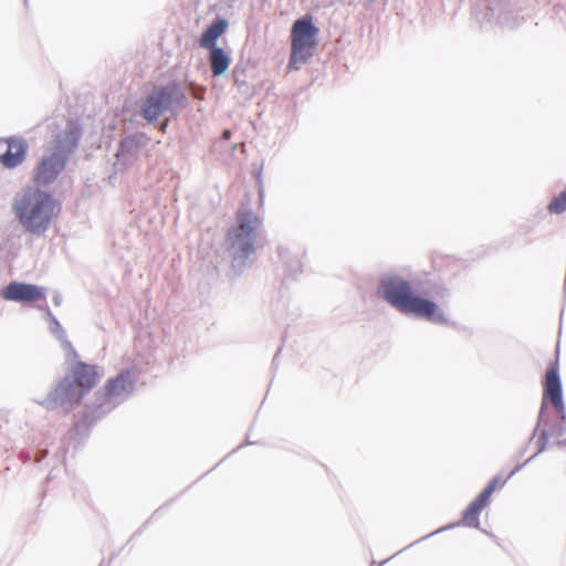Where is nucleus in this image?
Returning a JSON list of instances; mask_svg holds the SVG:
<instances>
[{
	"mask_svg": "<svg viewBox=\"0 0 566 566\" xmlns=\"http://www.w3.org/2000/svg\"><path fill=\"white\" fill-rule=\"evenodd\" d=\"M377 294L405 316H412L438 325H449L450 323L443 310L436 302L419 295L412 283L398 273H382L378 279Z\"/></svg>",
	"mask_w": 566,
	"mask_h": 566,
	"instance_id": "f257e3e1",
	"label": "nucleus"
},
{
	"mask_svg": "<svg viewBox=\"0 0 566 566\" xmlns=\"http://www.w3.org/2000/svg\"><path fill=\"white\" fill-rule=\"evenodd\" d=\"M65 361L69 366L65 377L44 400L39 401L48 409L60 406L69 410L95 387L102 376L97 365L80 360L77 354L70 359L65 356Z\"/></svg>",
	"mask_w": 566,
	"mask_h": 566,
	"instance_id": "f03ea898",
	"label": "nucleus"
},
{
	"mask_svg": "<svg viewBox=\"0 0 566 566\" xmlns=\"http://www.w3.org/2000/svg\"><path fill=\"white\" fill-rule=\"evenodd\" d=\"M12 209L23 229L32 234H43L54 217L55 199L38 187H27L17 192Z\"/></svg>",
	"mask_w": 566,
	"mask_h": 566,
	"instance_id": "7ed1b4c3",
	"label": "nucleus"
},
{
	"mask_svg": "<svg viewBox=\"0 0 566 566\" xmlns=\"http://www.w3.org/2000/svg\"><path fill=\"white\" fill-rule=\"evenodd\" d=\"M262 221L248 205H241L237 211V226L227 234L228 252L232 269L240 274L252 263Z\"/></svg>",
	"mask_w": 566,
	"mask_h": 566,
	"instance_id": "20e7f679",
	"label": "nucleus"
},
{
	"mask_svg": "<svg viewBox=\"0 0 566 566\" xmlns=\"http://www.w3.org/2000/svg\"><path fill=\"white\" fill-rule=\"evenodd\" d=\"M82 136L78 120H67L63 132L55 135L54 146L44 154L33 172L36 186L48 187L65 169L70 156L75 151Z\"/></svg>",
	"mask_w": 566,
	"mask_h": 566,
	"instance_id": "39448f33",
	"label": "nucleus"
},
{
	"mask_svg": "<svg viewBox=\"0 0 566 566\" xmlns=\"http://www.w3.org/2000/svg\"><path fill=\"white\" fill-rule=\"evenodd\" d=\"M135 381L129 370H122L115 378L109 379L103 390L95 395L93 405L87 406L81 424L93 426L102 417L125 401L134 391Z\"/></svg>",
	"mask_w": 566,
	"mask_h": 566,
	"instance_id": "423d86ee",
	"label": "nucleus"
},
{
	"mask_svg": "<svg viewBox=\"0 0 566 566\" xmlns=\"http://www.w3.org/2000/svg\"><path fill=\"white\" fill-rule=\"evenodd\" d=\"M187 95L182 85L176 81L164 85H155L142 101L139 114L147 123H154L169 113L176 116L187 107Z\"/></svg>",
	"mask_w": 566,
	"mask_h": 566,
	"instance_id": "0eeeda50",
	"label": "nucleus"
},
{
	"mask_svg": "<svg viewBox=\"0 0 566 566\" xmlns=\"http://www.w3.org/2000/svg\"><path fill=\"white\" fill-rule=\"evenodd\" d=\"M318 32L311 15H304L294 21L291 29L290 69L297 70L301 64H305L312 57Z\"/></svg>",
	"mask_w": 566,
	"mask_h": 566,
	"instance_id": "6e6552de",
	"label": "nucleus"
},
{
	"mask_svg": "<svg viewBox=\"0 0 566 566\" xmlns=\"http://www.w3.org/2000/svg\"><path fill=\"white\" fill-rule=\"evenodd\" d=\"M547 402H551L555 409L557 420L566 422V409L563 400V389L562 381L558 371V359L551 363L543 384V400L538 412L537 423L532 436L528 439V443L533 441L535 438L537 430L542 426L548 424V419L546 418V407Z\"/></svg>",
	"mask_w": 566,
	"mask_h": 566,
	"instance_id": "1a4fd4ad",
	"label": "nucleus"
},
{
	"mask_svg": "<svg viewBox=\"0 0 566 566\" xmlns=\"http://www.w3.org/2000/svg\"><path fill=\"white\" fill-rule=\"evenodd\" d=\"M149 140L150 138L142 132L129 134L122 138L115 155V167L118 169H126L134 165L138 160L142 150L148 145Z\"/></svg>",
	"mask_w": 566,
	"mask_h": 566,
	"instance_id": "9d476101",
	"label": "nucleus"
},
{
	"mask_svg": "<svg viewBox=\"0 0 566 566\" xmlns=\"http://www.w3.org/2000/svg\"><path fill=\"white\" fill-rule=\"evenodd\" d=\"M0 296L10 302L33 303L45 298V289L35 284L13 281L1 289Z\"/></svg>",
	"mask_w": 566,
	"mask_h": 566,
	"instance_id": "9b49d317",
	"label": "nucleus"
},
{
	"mask_svg": "<svg viewBox=\"0 0 566 566\" xmlns=\"http://www.w3.org/2000/svg\"><path fill=\"white\" fill-rule=\"evenodd\" d=\"M7 150L0 155V164L8 169L20 166L27 156L29 145L22 137L10 136L6 138Z\"/></svg>",
	"mask_w": 566,
	"mask_h": 566,
	"instance_id": "f8f14e48",
	"label": "nucleus"
},
{
	"mask_svg": "<svg viewBox=\"0 0 566 566\" xmlns=\"http://www.w3.org/2000/svg\"><path fill=\"white\" fill-rule=\"evenodd\" d=\"M489 502L483 500L480 495H478L464 510L462 514V518L458 523L450 524L444 530L453 528L455 526H467V527H473V528H480V513L482 510L488 505Z\"/></svg>",
	"mask_w": 566,
	"mask_h": 566,
	"instance_id": "ddd939ff",
	"label": "nucleus"
},
{
	"mask_svg": "<svg viewBox=\"0 0 566 566\" xmlns=\"http://www.w3.org/2000/svg\"><path fill=\"white\" fill-rule=\"evenodd\" d=\"M228 21L223 18H216L201 33L198 43L202 49L217 48V40L227 31Z\"/></svg>",
	"mask_w": 566,
	"mask_h": 566,
	"instance_id": "4468645a",
	"label": "nucleus"
},
{
	"mask_svg": "<svg viewBox=\"0 0 566 566\" xmlns=\"http://www.w3.org/2000/svg\"><path fill=\"white\" fill-rule=\"evenodd\" d=\"M45 317L49 321L50 332L56 337L57 340H60L65 356L69 359L76 356V350L72 343L66 338L64 328L49 308L45 311Z\"/></svg>",
	"mask_w": 566,
	"mask_h": 566,
	"instance_id": "2eb2a0df",
	"label": "nucleus"
},
{
	"mask_svg": "<svg viewBox=\"0 0 566 566\" xmlns=\"http://www.w3.org/2000/svg\"><path fill=\"white\" fill-rule=\"evenodd\" d=\"M209 63L213 76L223 75L231 62L229 54L222 48L209 49Z\"/></svg>",
	"mask_w": 566,
	"mask_h": 566,
	"instance_id": "dca6fc26",
	"label": "nucleus"
},
{
	"mask_svg": "<svg viewBox=\"0 0 566 566\" xmlns=\"http://www.w3.org/2000/svg\"><path fill=\"white\" fill-rule=\"evenodd\" d=\"M547 426H544L543 428H539L537 430L538 433V438L536 440V447H537V451L532 455L530 457L525 463H530L534 458H536L538 454H541L542 452H544L546 450V447H547V443H548V440H549V432H548V429L546 428Z\"/></svg>",
	"mask_w": 566,
	"mask_h": 566,
	"instance_id": "f3484780",
	"label": "nucleus"
},
{
	"mask_svg": "<svg viewBox=\"0 0 566 566\" xmlns=\"http://www.w3.org/2000/svg\"><path fill=\"white\" fill-rule=\"evenodd\" d=\"M552 432L558 438L556 444L559 448L566 447V422L564 421H554L552 423L548 422Z\"/></svg>",
	"mask_w": 566,
	"mask_h": 566,
	"instance_id": "a211bd4d",
	"label": "nucleus"
},
{
	"mask_svg": "<svg viewBox=\"0 0 566 566\" xmlns=\"http://www.w3.org/2000/svg\"><path fill=\"white\" fill-rule=\"evenodd\" d=\"M507 479L501 481L500 480V476L496 475L494 476L490 482L489 484L484 488V490L479 494L483 500H485L486 502L490 501V497L491 495L493 494V492L496 490V488L500 485V486H503L505 483H506Z\"/></svg>",
	"mask_w": 566,
	"mask_h": 566,
	"instance_id": "6ab92c4d",
	"label": "nucleus"
},
{
	"mask_svg": "<svg viewBox=\"0 0 566 566\" xmlns=\"http://www.w3.org/2000/svg\"><path fill=\"white\" fill-rule=\"evenodd\" d=\"M489 10H490V14H488V13L485 14L489 20L494 19L495 22L502 23V24H504L506 22L505 18L502 17L501 12H497L496 8L490 6Z\"/></svg>",
	"mask_w": 566,
	"mask_h": 566,
	"instance_id": "aec40b11",
	"label": "nucleus"
},
{
	"mask_svg": "<svg viewBox=\"0 0 566 566\" xmlns=\"http://www.w3.org/2000/svg\"><path fill=\"white\" fill-rule=\"evenodd\" d=\"M238 1L239 0H219L217 3V8L220 11H224V10L233 8L234 3Z\"/></svg>",
	"mask_w": 566,
	"mask_h": 566,
	"instance_id": "412c9836",
	"label": "nucleus"
},
{
	"mask_svg": "<svg viewBox=\"0 0 566 566\" xmlns=\"http://www.w3.org/2000/svg\"><path fill=\"white\" fill-rule=\"evenodd\" d=\"M191 93L195 98L202 99L205 96V88L193 85Z\"/></svg>",
	"mask_w": 566,
	"mask_h": 566,
	"instance_id": "4be33fe9",
	"label": "nucleus"
},
{
	"mask_svg": "<svg viewBox=\"0 0 566 566\" xmlns=\"http://www.w3.org/2000/svg\"><path fill=\"white\" fill-rule=\"evenodd\" d=\"M527 463H522V464H518L516 465L512 471L511 473L509 474V476L506 478L507 480L511 479L514 474H516L524 465H526Z\"/></svg>",
	"mask_w": 566,
	"mask_h": 566,
	"instance_id": "5701e85b",
	"label": "nucleus"
},
{
	"mask_svg": "<svg viewBox=\"0 0 566 566\" xmlns=\"http://www.w3.org/2000/svg\"><path fill=\"white\" fill-rule=\"evenodd\" d=\"M527 463H522V464H518L516 465L512 471L511 473L509 474V476L506 478L507 480L511 479L514 474H516L524 465H526Z\"/></svg>",
	"mask_w": 566,
	"mask_h": 566,
	"instance_id": "b1692460",
	"label": "nucleus"
},
{
	"mask_svg": "<svg viewBox=\"0 0 566 566\" xmlns=\"http://www.w3.org/2000/svg\"><path fill=\"white\" fill-rule=\"evenodd\" d=\"M289 269L290 271H301V263L298 261H293L290 265H289Z\"/></svg>",
	"mask_w": 566,
	"mask_h": 566,
	"instance_id": "393cba45",
	"label": "nucleus"
},
{
	"mask_svg": "<svg viewBox=\"0 0 566 566\" xmlns=\"http://www.w3.org/2000/svg\"><path fill=\"white\" fill-rule=\"evenodd\" d=\"M48 454L46 450H42L38 452V455L35 457V462H41Z\"/></svg>",
	"mask_w": 566,
	"mask_h": 566,
	"instance_id": "a878e982",
	"label": "nucleus"
},
{
	"mask_svg": "<svg viewBox=\"0 0 566 566\" xmlns=\"http://www.w3.org/2000/svg\"><path fill=\"white\" fill-rule=\"evenodd\" d=\"M61 302H62V296L59 293H56L53 296V303H54V305L59 306L61 304Z\"/></svg>",
	"mask_w": 566,
	"mask_h": 566,
	"instance_id": "bb28decb",
	"label": "nucleus"
},
{
	"mask_svg": "<svg viewBox=\"0 0 566 566\" xmlns=\"http://www.w3.org/2000/svg\"><path fill=\"white\" fill-rule=\"evenodd\" d=\"M443 530H444L443 527H442V528H439L438 531H436V532H433V533H431V534H429V535H427V536L421 537V538L419 539V542H420V541H422V539H426V538H428L429 536H431V535H433V534H436V533H439V532H441V531H443ZM415 544H418V541H415Z\"/></svg>",
	"mask_w": 566,
	"mask_h": 566,
	"instance_id": "cd10ccee",
	"label": "nucleus"
},
{
	"mask_svg": "<svg viewBox=\"0 0 566 566\" xmlns=\"http://www.w3.org/2000/svg\"><path fill=\"white\" fill-rule=\"evenodd\" d=\"M222 135H223V138L229 139L231 136V132L229 129H226V130H223Z\"/></svg>",
	"mask_w": 566,
	"mask_h": 566,
	"instance_id": "c85d7f7f",
	"label": "nucleus"
},
{
	"mask_svg": "<svg viewBox=\"0 0 566 566\" xmlns=\"http://www.w3.org/2000/svg\"><path fill=\"white\" fill-rule=\"evenodd\" d=\"M388 559L381 562V563H376L375 560L371 562L370 566H381L384 565Z\"/></svg>",
	"mask_w": 566,
	"mask_h": 566,
	"instance_id": "c756f323",
	"label": "nucleus"
},
{
	"mask_svg": "<svg viewBox=\"0 0 566 566\" xmlns=\"http://www.w3.org/2000/svg\"><path fill=\"white\" fill-rule=\"evenodd\" d=\"M526 451V447L523 448L520 452H518V457H522L524 454V452Z\"/></svg>",
	"mask_w": 566,
	"mask_h": 566,
	"instance_id": "7c9ffc66",
	"label": "nucleus"
},
{
	"mask_svg": "<svg viewBox=\"0 0 566 566\" xmlns=\"http://www.w3.org/2000/svg\"><path fill=\"white\" fill-rule=\"evenodd\" d=\"M166 126H167V124H164V125L161 126V130H163V132H165Z\"/></svg>",
	"mask_w": 566,
	"mask_h": 566,
	"instance_id": "2f4dec72",
	"label": "nucleus"
},
{
	"mask_svg": "<svg viewBox=\"0 0 566 566\" xmlns=\"http://www.w3.org/2000/svg\"><path fill=\"white\" fill-rule=\"evenodd\" d=\"M277 356H279V352H277V353H275L274 360L276 359V357H277Z\"/></svg>",
	"mask_w": 566,
	"mask_h": 566,
	"instance_id": "473e14b6",
	"label": "nucleus"
},
{
	"mask_svg": "<svg viewBox=\"0 0 566 566\" xmlns=\"http://www.w3.org/2000/svg\"><path fill=\"white\" fill-rule=\"evenodd\" d=\"M28 0H24V3H27Z\"/></svg>",
	"mask_w": 566,
	"mask_h": 566,
	"instance_id": "72a5a7b5",
	"label": "nucleus"
}]
</instances>
